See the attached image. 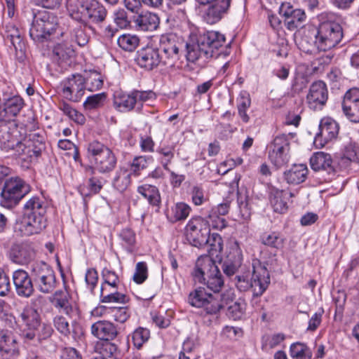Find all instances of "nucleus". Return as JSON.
Wrapping results in <instances>:
<instances>
[{
	"label": "nucleus",
	"instance_id": "1",
	"mask_svg": "<svg viewBox=\"0 0 359 359\" xmlns=\"http://www.w3.org/2000/svg\"><path fill=\"white\" fill-rule=\"evenodd\" d=\"M225 43L224 36L215 31H206L192 35L186 43V57L189 62H196L200 59L204 61L212 57L216 51Z\"/></svg>",
	"mask_w": 359,
	"mask_h": 359
},
{
	"label": "nucleus",
	"instance_id": "2",
	"mask_svg": "<svg viewBox=\"0 0 359 359\" xmlns=\"http://www.w3.org/2000/svg\"><path fill=\"white\" fill-rule=\"evenodd\" d=\"M59 30L58 19L55 15L45 10L33 11V20L29 36L35 43H41L62 35Z\"/></svg>",
	"mask_w": 359,
	"mask_h": 359
},
{
	"label": "nucleus",
	"instance_id": "3",
	"mask_svg": "<svg viewBox=\"0 0 359 359\" xmlns=\"http://www.w3.org/2000/svg\"><path fill=\"white\" fill-rule=\"evenodd\" d=\"M191 275L195 282L205 285L214 294H219L224 280L218 266L210 256L198 258Z\"/></svg>",
	"mask_w": 359,
	"mask_h": 359
},
{
	"label": "nucleus",
	"instance_id": "4",
	"mask_svg": "<svg viewBox=\"0 0 359 359\" xmlns=\"http://www.w3.org/2000/svg\"><path fill=\"white\" fill-rule=\"evenodd\" d=\"M319 18L320 22L315 35L316 48L327 51L341 42L344 37L343 29L339 22L328 19L327 14L322 13Z\"/></svg>",
	"mask_w": 359,
	"mask_h": 359
},
{
	"label": "nucleus",
	"instance_id": "5",
	"mask_svg": "<svg viewBox=\"0 0 359 359\" xmlns=\"http://www.w3.org/2000/svg\"><path fill=\"white\" fill-rule=\"evenodd\" d=\"M69 15L83 25L99 24L104 22L107 15L106 8L96 0H88L81 6H76L69 0L67 4Z\"/></svg>",
	"mask_w": 359,
	"mask_h": 359
},
{
	"label": "nucleus",
	"instance_id": "6",
	"mask_svg": "<svg viewBox=\"0 0 359 359\" xmlns=\"http://www.w3.org/2000/svg\"><path fill=\"white\" fill-rule=\"evenodd\" d=\"M226 297L225 294L208 293L204 287H199L189 293L188 302L191 306L203 309L207 314L212 315L229 304Z\"/></svg>",
	"mask_w": 359,
	"mask_h": 359
},
{
	"label": "nucleus",
	"instance_id": "7",
	"mask_svg": "<svg viewBox=\"0 0 359 359\" xmlns=\"http://www.w3.org/2000/svg\"><path fill=\"white\" fill-rule=\"evenodd\" d=\"M252 276L251 281L244 276H236V286L241 291L253 289V295L261 296L270 283V276L266 267L262 264L259 260L252 262Z\"/></svg>",
	"mask_w": 359,
	"mask_h": 359
},
{
	"label": "nucleus",
	"instance_id": "8",
	"mask_svg": "<svg viewBox=\"0 0 359 359\" xmlns=\"http://www.w3.org/2000/svg\"><path fill=\"white\" fill-rule=\"evenodd\" d=\"M31 191L30 185L19 177H12L6 180L1 189V205L12 208Z\"/></svg>",
	"mask_w": 359,
	"mask_h": 359
},
{
	"label": "nucleus",
	"instance_id": "9",
	"mask_svg": "<svg viewBox=\"0 0 359 359\" xmlns=\"http://www.w3.org/2000/svg\"><path fill=\"white\" fill-rule=\"evenodd\" d=\"M88 153L93 157L95 169L101 174L112 172L116 166L117 158L114 152L103 143L94 140L88 146Z\"/></svg>",
	"mask_w": 359,
	"mask_h": 359
},
{
	"label": "nucleus",
	"instance_id": "10",
	"mask_svg": "<svg viewBox=\"0 0 359 359\" xmlns=\"http://www.w3.org/2000/svg\"><path fill=\"white\" fill-rule=\"evenodd\" d=\"M268 158L277 168L288 163L290 159V140L287 135H277L267 146Z\"/></svg>",
	"mask_w": 359,
	"mask_h": 359
},
{
	"label": "nucleus",
	"instance_id": "11",
	"mask_svg": "<svg viewBox=\"0 0 359 359\" xmlns=\"http://www.w3.org/2000/svg\"><path fill=\"white\" fill-rule=\"evenodd\" d=\"M47 226L46 217L22 213L14 224L15 233L20 236H31L41 233Z\"/></svg>",
	"mask_w": 359,
	"mask_h": 359
},
{
	"label": "nucleus",
	"instance_id": "12",
	"mask_svg": "<svg viewBox=\"0 0 359 359\" xmlns=\"http://www.w3.org/2000/svg\"><path fill=\"white\" fill-rule=\"evenodd\" d=\"M210 234L208 222L201 217H194L185 226V235L189 243L196 248H202L207 243Z\"/></svg>",
	"mask_w": 359,
	"mask_h": 359
},
{
	"label": "nucleus",
	"instance_id": "13",
	"mask_svg": "<svg viewBox=\"0 0 359 359\" xmlns=\"http://www.w3.org/2000/svg\"><path fill=\"white\" fill-rule=\"evenodd\" d=\"M184 46L182 38L173 33L162 34L159 39V49L163 53V64L173 66L180 59V52Z\"/></svg>",
	"mask_w": 359,
	"mask_h": 359
},
{
	"label": "nucleus",
	"instance_id": "14",
	"mask_svg": "<svg viewBox=\"0 0 359 359\" xmlns=\"http://www.w3.org/2000/svg\"><path fill=\"white\" fill-rule=\"evenodd\" d=\"M32 276L37 289L43 294L51 293L57 285L54 271L46 264L33 266Z\"/></svg>",
	"mask_w": 359,
	"mask_h": 359
},
{
	"label": "nucleus",
	"instance_id": "15",
	"mask_svg": "<svg viewBox=\"0 0 359 359\" xmlns=\"http://www.w3.org/2000/svg\"><path fill=\"white\" fill-rule=\"evenodd\" d=\"M62 95L71 102H79L86 90V79L80 74H72L60 83Z\"/></svg>",
	"mask_w": 359,
	"mask_h": 359
},
{
	"label": "nucleus",
	"instance_id": "16",
	"mask_svg": "<svg viewBox=\"0 0 359 359\" xmlns=\"http://www.w3.org/2000/svg\"><path fill=\"white\" fill-rule=\"evenodd\" d=\"M200 5H209L203 15L204 20L210 25L219 21L229 9L231 0H196Z\"/></svg>",
	"mask_w": 359,
	"mask_h": 359
},
{
	"label": "nucleus",
	"instance_id": "17",
	"mask_svg": "<svg viewBox=\"0 0 359 359\" xmlns=\"http://www.w3.org/2000/svg\"><path fill=\"white\" fill-rule=\"evenodd\" d=\"M339 130V124L332 118L325 117L319 124V132L316 135L313 143L316 147H323L328 142L337 138Z\"/></svg>",
	"mask_w": 359,
	"mask_h": 359
},
{
	"label": "nucleus",
	"instance_id": "18",
	"mask_svg": "<svg viewBox=\"0 0 359 359\" xmlns=\"http://www.w3.org/2000/svg\"><path fill=\"white\" fill-rule=\"evenodd\" d=\"M135 62L141 68L151 71L156 68L161 62H163V60L158 48L146 46L137 52Z\"/></svg>",
	"mask_w": 359,
	"mask_h": 359
},
{
	"label": "nucleus",
	"instance_id": "19",
	"mask_svg": "<svg viewBox=\"0 0 359 359\" xmlns=\"http://www.w3.org/2000/svg\"><path fill=\"white\" fill-rule=\"evenodd\" d=\"M328 90L327 86L323 81L313 82L309 88L306 96V101L309 108L313 110H320L327 102Z\"/></svg>",
	"mask_w": 359,
	"mask_h": 359
},
{
	"label": "nucleus",
	"instance_id": "20",
	"mask_svg": "<svg viewBox=\"0 0 359 359\" xmlns=\"http://www.w3.org/2000/svg\"><path fill=\"white\" fill-rule=\"evenodd\" d=\"M25 105L23 99L18 95L6 99L0 109V128L6 127L12 118L16 116Z\"/></svg>",
	"mask_w": 359,
	"mask_h": 359
},
{
	"label": "nucleus",
	"instance_id": "21",
	"mask_svg": "<svg viewBox=\"0 0 359 359\" xmlns=\"http://www.w3.org/2000/svg\"><path fill=\"white\" fill-rule=\"evenodd\" d=\"M20 317L25 327L20 332V337L25 343H30V340L34 337L35 330L41 324L39 313L32 308H27L23 310Z\"/></svg>",
	"mask_w": 359,
	"mask_h": 359
},
{
	"label": "nucleus",
	"instance_id": "22",
	"mask_svg": "<svg viewBox=\"0 0 359 359\" xmlns=\"http://www.w3.org/2000/svg\"><path fill=\"white\" fill-rule=\"evenodd\" d=\"M13 282L16 293L21 297L28 298L34 292L32 278L23 269H18L13 273Z\"/></svg>",
	"mask_w": 359,
	"mask_h": 359
},
{
	"label": "nucleus",
	"instance_id": "23",
	"mask_svg": "<svg viewBox=\"0 0 359 359\" xmlns=\"http://www.w3.org/2000/svg\"><path fill=\"white\" fill-rule=\"evenodd\" d=\"M34 256V251L31 245L27 243H14L9 252L11 260L20 265L28 264Z\"/></svg>",
	"mask_w": 359,
	"mask_h": 359
},
{
	"label": "nucleus",
	"instance_id": "24",
	"mask_svg": "<svg viewBox=\"0 0 359 359\" xmlns=\"http://www.w3.org/2000/svg\"><path fill=\"white\" fill-rule=\"evenodd\" d=\"M90 332L93 337L101 340H113L118 334L116 326L109 320H97L92 324Z\"/></svg>",
	"mask_w": 359,
	"mask_h": 359
},
{
	"label": "nucleus",
	"instance_id": "25",
	"mask_svg": "<svg viewBox=\"0 0 359 359\" xmlns=\"http://www.w3.org/2000/svg\"><path fill=\"white\" fill-rule=\"evenodd\" d=\"M0 354L6 357L15 358L19 355L16 339L6 330H0Z\"/></svg>",
	"mask_w": 359,
	"mask_h": 359
},
{
	"label": "nucleus",
	"instance_id": "26",
	"mask_svg": "<svg viewBox=\"0 0 359 359\" xmlns=\"http://www.w3.org/2000/svg\"><path fill=\"white\" fill-rule=\"evenodd\" d=\"M53 306L62 311L68 317L72 318L78 314V309L74 307L69 301V294L67 291L57 290L50 298Z\"/></svg>",
	"mask_w": 359,
	"mask_h": 359
},
{
	"label": "nucleus",
	"instance_id": "27",
	"mask_svg": "<svg viewBox=\"0 0 359 359\" xmlns=\"http://www.w3.org/2000/svg\"><path fill=\"white\" fill-rule=\"evenodd\" d=\"M242 262V251L236 244V247L231 248L226 259L222 263L223 272L229 277L233 276L241 267Z\"/></svg>",
	"mask_w": 359,
	"mask_h": 359
},
{
	"label": "nucleus",
	"instance_id": "28",
	"mask_svg": "<svg viewBox=\"0 0 359 359\" xmlns=\"http://www.w3.org/2000/svg\"><path fill=\"white\" fill-rule=\"evenodd\" d=\"M114 106L116 109L123 113L134 109L136 111L137 104L133 90L128 93L116 92L114 96Z\"/></svg>",
	"mask_w": 359,
	"mask_h": 359
},
{
	"label": "nucleus",
	"instance_id": "29",
	"mask_svg": "<svg viewBox=\"0 0 359 359\" xmlns=\"http://www.w3.org/2000/svg\"><path fill=\"white\" fill-rule=\"evenodd\" d=\"M134 22L137 30L153 32L158 27L160 19L157 14L147 11L137 15Z\"/></svg>",
	"mask_w": 359,
	"mask_h": 359
},
{
	"label": "nucleus",
	"instance_id": "30",
	"mask_svg": "<svg viewBox=\"0 0 359 359\" xmlns=\"http://www.w3.org/2000/svg\"><path fill=\"white\" fill-rule=\"evenodd\" d=\"M339 164L343 166H348L351 163L359 161V145L352 140L345 143L340 151Z\"/></svg>",
	"mask_w": 359,
	"mask_h": 359
},
{
	"label": "nucleus",
	"instance_id": "31",
	"mask_svg": "<svg viewBox=\"0 0 359 359\" xmlns=\"http://www.w3.org/2000/svg\"><path fill=\"white\" fill-rule=\"evenodd\" d=\"M288 196L292 197L293 194L277 189L271 190L270 202L275 212L281 214L286 212L288 208L286 200Z\"/></svg>",
	"mask_w": 359,
	"mask_h": 359
},
{
	"label": "nucleus",
	"instance_id": "32",
	"mask_svg": "<svg viewBox=\"0 0 359 359\" xmlns=\"http://www.w3.org/2000/svg\"><path fill=\"white\" fill-rule=\"evenodd\" d=\"M5 28L6 42L10 43L11 45L13 46L15 51L22 52L25 48V44L21 32L13 23H8Z\"/></svg>",
	"mask_w": 359,
	"mask_h": 359
},
{
	"label": "nucleus",
	"instance_id": "33",
	"mask_svg": "<svg viewBox=\"0 0 359 359\" xmlns=\"http://www.w3.org/2000/svg\"><path fill=\"white\" fill-rule=\"evenodd\" d=\"M308 172L309 170L306 165H294L284 172V178L288 184H299L306 180Z\"/></svg>",
	"mask_w": 359,
	"mask_h": 359
},
{
	"label": "nucleus",
	"instance_id": "34",
	"mask_svg": "<svg viewBox=\"0 0 359 359\" xmlns=\"http://www.w3.org/2000/svg\"><path fill=\"white\" fill-rule=\"evenodd\" d=\"M191 210V208L188 204L184 202H179L168 210L166 216L169 222L175 223L185 220L189 215Z\"/></svg>",
	"mask_w": 359,
	"mask_h": 359
},
{
	"label": "nucleus",
	"instance_id": "35",
	"mask_svg": "<svg viewBox=\"0 0 359 359\" xmlns=\"http://www.w3.org/2000/svg\"><path fill=\"white\" fill-rule=\"evenodd\" d=\"M332 160L329 154L322 151L313 154L310 158V165L315 171L325 170L330 172L332 170Z\"/></svg>",
	"mask_w": 359,
	"mask_h": 359
},
{
	"label": "nucleus",
	"instance_id": "36",
	"mask_svg": "<svg viewBox=\"0 0 359 359\" xmlns=\"http://www.w3.org/2000/svg\"><path fill=\"white\" fill-rule=\"evenodd\" d=\"M22 213L46 217V203L40 196H32L25 203Z\"/></svg>",
	"mask_w": 359,
	"mask_h": 359
},
{
	"label": "nucleus",
	"instance_id": "37",
	"mask_svg": "<svg viewBox=\"0 0 359 359\" xmlns=\"http://www.w3.org/2000/svg\"><path fill=\"white\" fill-rule=\"evenodd\" d=\"M137 191L153 206H159L161 202L158 189L151 184H144L137 187Z\"/></svg>",
	"mask_w": 359,
	"mask_h": 359
},
{
	"label": "nucleus",
	"instance_id": "38",
	"mask_svg": "<svg viewBox=\"0 0 359 359\" xmlns=\"http://www.w3.org/2000/svg\"><path fill=\"white\" fill-rule=\"evenodd\" d=\"M131 184V173L127 169L118 170L112 180V186L120 192L126 191Z\"/></svg>",
	"mask_w": 359,
	"mask_h": 359
},
{
	"label": "nucleus",
	"instance_id": "39",
	"mask_svg": "<svg viewBox=\"0 0 359 359\" xmlns=\"http://www.w3.org/2000/svg\"><path fill=\"white\" fill-rule=\"evenodd\" d=\"M285 238L279 232L264 233L261 236V242L268 247L280 250L284 247Z\"/></svg>",
	"mask_w": 359,
	"mask_h": 359
},
{
	"label": "nucleus",
	"instance_id": "40",
	"mask_svg": "<svg viewBox=\"0 0 359 359\" xmlns=\"http://www.w3.org/2000/svg\"><path fill=\"white\" fill-rule=\"evenodd\" d=\"M306 15L304 10L294 8L291 14L285 20L286 27L290 30L302 27L306 21Z\"/></svg>",
	"mask_w": 359,
	"mask_h": 359
},
{
	"label": "nucleus",
	"instance_id": "41",
	"mask_svg": "<svg viewBox=\"0 0 359 359\" xmlns=\"http://www.w3.org/2000/svg\"><path fill=\"white\" fill-rule=\"evenodd\" d=\"M104 310V313L109 315L114 320L123 323L130 317L129 309L127 306H110L101 307Z\"/></svg>",
	"mask_w": 359,
	"mask_h": 359
},
{
	"label": "nucleus",
	"instance_id": "42",
	"mask_svg": "<svg viewBox=\"0 0 359 359\" xmlns=\"http://www.w3.org/2000/svg\"><path fill=\"white\" fill-rule=\"evenodd\" d=\"M58 108L65 115L76 123L83 125L86 122V118L83 114L72 107L69 103L62 101L59 103Z\"/></svg>",
	"mask_w": 359,
	"mask_h": 359
},
{
	"label": "nucleus",
	"instance_id": "43",
	"mask_svg": "<svg viewBox=\"0 0 359 359\" xmlns=\"http://www.w3.org/2000/svg\"><path fill=\"white\" fill-rule=\"evenodd\" d=\"M121 245L129 253H133L135 251V246L136 243V236L135 232L128 228L121 230L119 233Z\"/></svg>",
	"mask_w": 359,
	"mask_h": 359
},
{
	"label": "nucleus",
	"instance_id": "44",
	"mask_svg": "<svg viewBox=\"0 0 359 359\" xmlns=\"http://www.w3.org/2000/svg\"><path fill=\"white\" fill-rule=\"evenodd\" d=\"M54 330L50 324L42 323L35 330L34 337L30 340L34 344H41L52 336Z\"/></svg>",
	"mask_w": 359,
	"mask_h": 359
},
{
	"label": "nucleus",
	"instance_id": "45",
	"mask_svg": "<svg viewBox=\"0 0 359 359\" xmlns=\"http://www.w3.org/2000/svg\"><path fill=\"white\" fill-rule=\"evenodd\" d=\"M117 43L121 49L132 52L138 46L140 39L134 34H124L118 38Z\"/></svg>",
	"mask_w": 359,
	"mask_h": 359
},
{
	"label": "nucleus",
	"instance_id": "46",
	"mask_svg": "<svg viewBox=\"0 0 359 359\" xmlns=\"http://www.w3.org/2000/svg\"><path fill=\"white\" fill-rule=\"evenodd\" d=\"M84 79H86V89L89 91L98 90L103 86L102 76L97 71H89Z\"/></svg>",
	"mask_w": 359,
	"mask_h": 359
},
{
	"label": "nucleus",
	"instance_id": "47",
	"mask_svg": "<svg viewBox=\"0 0 359 359\" xmlns=\"http://www.w3.org/2000/svg\"><path fill=\"white\" fill-rule=\"evenodd\" d=\"M290 356L297 359H311L312 351L304 344L293 343L290 348Z\"/></svg>",
	"mask_w": 359,
	"mask_h": 359
},
{
	"label": "nucleus",
	"instance_id": "48",
	"mask_svg": "<svg viewBox=\"0 0 359 359\" xmlns=\"http://www.w3.org/2000/svg\"><path fill=\"white\" fill-rule=\"evenodd\" d=\"M135 98L136 100V111L141 112L143 109V103L154 101L156 99V94L151 90H133Z\"/></svg>",
	"mask_w": 359,
	"mask_h": 359
},
{
	"label": "nucleus",
	"instance_id": "49",
	"mask_svg": "<svg viewBox=\"0 0 359 359\" xmlns=\"http://www.w3.org/2000/svg\"><path fill=\"white\" fill-rule=\"evenodd\" d=\"M245 310L246 303L245 300L238 299L228 306L227 316L234 320H239L244 316Z\"/></svg>",
	"mask_w": 359,
	"mask_h": 359
},
{
	"label": "nucleus",
	"instance_id": "50",
	"mask_svg": "<svg viewBox=\"0 0 359 359\" xmlns=\"http://www.w3.org/2000/svg\"><path fill=\"white\" fill-rule=\"evenodd\" d=\"M316 30L314 29L308 30L307 32L304 33L299 41L300 49L308 53H313L316 45Z\"/></svg>",
	"mask_w": 359,
	"mask_h": 359
},
{
	"label": "nucleus",
	"instance_id": "51",
	"mask_svg": "<svg viewBox=\"0 0 359 359\" xmlns=\"http://www.w3.org/2000/svg\"><path fill=\"white\" fill-rule=\"evenodd\" d=\"M174 147L168 145L159 147L156 150V152L162 156L159 161L163 169L167 171H170L169 164L171 163L172 158H174Z\"/></svg>",
	"mask_w": 359,
	"mask_h": 359
},
{
	"label": "nucleus",
	"instance_id": "52",
	"mask_svg": "<svg viewBox=\"0 0 359 359\" xmlns=\"http://www.w3.org/2000/svg\"><path fill=\"white\" fill-rule=\"evenodd\" d=\"M150 337V331L144 327H138L132 333V341L135 348L140 349Z\"/></svg>",
	"mask_w": 359,
	"mask_h": 359
},
{
	"label": "nucleus",
	"instance_id": "53",
	"mask_svg": "<svg viewBox=\"0 0 359 359\" xmlns=\"http://www.w3.org/2000/svg\"><path fill=\"white\" fill-rule=\"evenodd\" d=\"M73 50L63 44L56 45L53 50V60L59 63L66 62L73 54Z\"/></svg>",
	"mask_w": 359,
	"mask_h": 359
},
{
	"label": "nucleus",
	"instance_id": "54",
	"mask_svg": "<svg viewBox=\"0 0 359 359\" xmlns=\"http://www.w3.org/2000/svg\"><path fill=\"white\" fill-rule=\"evenodd\" d=\"M106 95L104 93L88 96L83 102V107L86 110L97 109L104 104Z\"/></svg>",
	"mask_w": 359,
	"mask_h": 359
},
{
	"label": "nucleus",
	"instance_id": "55",
	"mask_svg": "<svg viewBox=\"0 0 359 359\" xmlns=\"http://www.w3.org/2000/svg\"><path fill=\"white\" fill-rule=\"evenodd\" d=\"M104 285L101 287V302L102 303H123L126 304L129 301L127 295L120 292H113L111 294H104Z\"/></svg>",
	"mask_w": 359,
	"mask_h": 359
},
{
	"label": "nucleus",
	"instance_id": "56",
	"mask_svg": "<svg viewBox=\"0 0 359 359\" xmlns=\"http://www.w3.org/2000/svg\"><path fill=\"white\" fill-rule=\"evenodd\" d=\"M113 19L118 29H126L130 25L128 13L123 8L116 10L113 14Z\"/></svg>",
	"mask_w": 359,
	"mask_h": 359
},
{
	"label": "nucleus",
	"instance_id": "57",
	"mask_svg": "<svg viewBox=\"0 0 359 359\" xmlns=\"http://www.w3.org/2000/svg\"><path fill=\"white\" fill-rule=\"evenodd\" d=\"M148 165L147 158L144 156H136L130 164L129 172L131 175L139 176L140 172L147 168Z\"/></svg>",
	"mask_w": 359,
	"mask_h": 359
},
{
	"label": "nucleus",
	"instance_id": "58",
	"mask_svg": "<svg viewBox=\"0 0 359 359\" xmlns=\"http://www.w3.org/2000/svg\"><path fill=\"white\" fill-rule=\"evenodd\" d=\"M148 277L147 264L144 262L137 263L133 280L137 284L143 283Z\"/></svg>",
	"mask_w": 359,
	"mask_h": 359
},
{
	"label": "nucleus",
	"instance_id": "59",
	"mask_svg": "<svg viewBox=\"0 0 359 359\" xmlns=\"http://www.w3.org/2000/svg\"><path fill=\"white\" fill-rule=\"evenodd\" d=\"M55 328L63 336L68 337L70 333V326L68 320L62 316L57 315L53 318Z\"/></svg>",
	"mask_w": 359,
	"mask_h": 359
},
{
	"label": "nucleus",
	"instance_id": "60",
	"mask_svg": "<svg viewBox=\"0 0 359 359\" xmlns=\"http://www.w3.org/2000/svg\"><path fill=\"white\" fill-rule=\"evenodd\" d=\"M205 220L208 223L210 230V227L214 229L222 230L226 226V219L217 215L216 212H210L208 216V219H205Z\"/></svg>",
	"mask_w": 359,
	"mask_h": 359
},
{
	"label": "nucleus",
	"instance_id": "61",
	"mask_svg": "<svg viewBox=\"0 0 359 359\" xmlns=\"http://www.w3.org/2000/svg\"><path fill=\"white\" fill-rule=\"evenodd\" d=\"M207 243L205 245L210 247V251L212 252H222L223 249V241L220 235L216 233L209 234L207 236Z\"/></svg>",
	"mask_w": 359,
	"mask_h": 359
},
{
	"label": "nucleus",
	"instance_id": "62",
	"mask_svg": "<svg viewBox=\"0 0 359 359\" xmlns=\"http://www.w3.org/2000/svg\"><path fill=\"white\" fill-rule=\"evenodd\" d=\"M111 340H104L102 341L100 344L97 345V347L100 349V353L103 355L104 357H112L118 350L117 346L111 342Z\"/></svg>",
	"mask_w": 359,
	"mask_h": 359
},
{
	"label": "nucleus",
	"instance_id": "63",
	"mask_svg": "<svg viewBox=\"0 0 359 359\" xmlns=\"http://www.w3.org/2000/svg\"><path fill=\"white\" fill-rule=\"evenodd\" d=\"M191 201L195 205H201L206 201L204 190L201 185H194L190 191Z\"/></svg>",
	"mask_w": 359,
	"mask_h": 359
},
{
	"label": "nucleus",
	"instance_id": "64",
	"mask_svg": "<svg viewBox=\"0 0 359 359\" xmlns=\"http://www.w3.org/2000/svg\"><path fill=\"white\" fill-rule=\"evenodd\" d=\"M26 142L28 144H33L36 148L43 150L45 149V138L42 132L31 133L28 135Z\"/></svg>",
	"mask_w": 359,
	"mask_h": 359
}]
</instances>
